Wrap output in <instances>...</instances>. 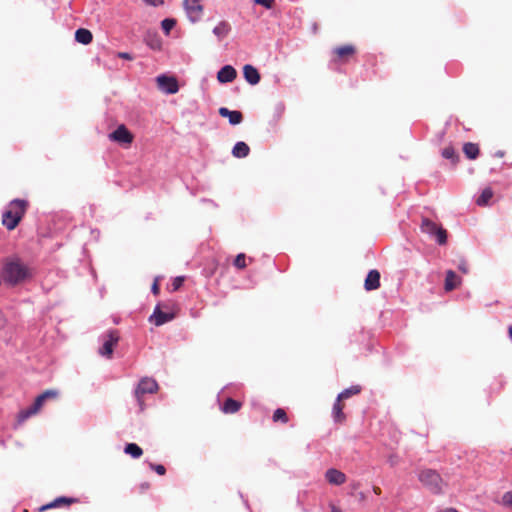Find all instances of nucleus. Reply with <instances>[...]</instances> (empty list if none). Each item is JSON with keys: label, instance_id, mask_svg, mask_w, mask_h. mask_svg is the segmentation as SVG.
Masks as SVG:
<instances>
[{"label": "nucleus", "instance_id": "obj_38", "mask_svg": "<svg viewBox=\"0 0 512 512\" xmlns=\"http://www.w3.org/2000/svg\"><path fill=\"white\" fill-rule=\"evenodd\" d=\"M183 281H184V277H182V276L176 277L172 283L173 290H178L182 286Z\"/></svg>", "mask_w": 512, "mask_h": 512}, {"label": "nucleus", "instance_id": "obj_4", "mask_svg": "<svg viewBox=\"0 0 512 512\" xmlns=\"http://www.w3.org/2000/svg\"><path fill=\"white\" fill-rule=\"evenodd\" d=\"M419 481L433 493H439L442 490L441 476L432 469H423L418 474Z\"/></svg>", "mask_w": 512, "mask_h": 512}, {"label": "nucleus", "instance_id": "obj_26", "mask_svg": "<svg viewBox=\"0 0 512 512\" xmlns=\"http://www.w3.org/2000/svg\"><path fill=\"white\" fill-rule=\"evenodd\" d=\"M124 452L133 458H139L143 454L141 447L135 443L127 444L124 448Z\"/></svg>", "mask_w": 512, "mask_h": 512}, {"label": "nucleus", "instance_id": "obj_37", "mask_svg": "<svg viewBox=\"0 0 512 512\" xmlns=\"http://www.w3.org/2000/svg\"><path fill=\"white\" fill-rule=\"evenodd\" d=\"M458 269L464 273V274H467L468 271H469V268H468V264L466 262V260L462 259L460 260L459 264H458Z\"/></svg>", "mask_w": 512, "mask_h": 512}, {"label": "nucleus", "instance_id": "obj_45", "mask_svg": "<svg viewBox=\"0 0 512 512\" xmlns=\"http://www.w3.org/2000/svg\"><path fill=\"white\" fill-rule=\"evenodd\" d=\"M508 333H509V337L511 338L512 340V326H509L508 328Z\"/></svg>", "mask_w": 512, "mask_h": 512}, {"label": "nucleus", "instance_id": "obj_27", "mask_svg": "<svg viewBox=\"0 0 512 512\" xmlns=\"http://www.w3.org/2000/svg\"><path fill=\"white\" fill-rule=\"evenodd\" d=\"M63 506H64V496H59L55 500H53L52 502L39 507L38 511L39 512H44V511H46L48 509L59 508V507H63Z\"/></svg>", "mask_w": 512, "mask_h": 512}, {"label": "nucleus", "instance_id": "obj_14", "mask_svg": "<svg viewBox=\"0 0 512 512\" xmlns=\"http://www.w3.org/2000/svg\"><path fill=\"white\" fill-rule=\"evenodd\" d=\"M243 75L245 80L251 85H256L260 82V74L258 70L250 64H246L243 67Z\"/></svg>", "mask_w": 512, "mask_h": 512}, {"label": "nucleus", "instance_id": "obj_29", "mask_svg": "<svg viewBox=\"0 0 512 512\" xmlns=\"http://www.w3.org/2000/svg\"><path fill=\"white\" fill-rule=\"evenodd\" d=\"M442 156L445 158V159H449L452 161V163H456L459 159V156L456 154L455 150L453 147L451 146H448V147H445L443 150H442Z\"/></svg>", "mask_w": 512, "mask_h": 512}, {"label": "nucleus", "instance_id": "obj_20", "mask_svg": "<svg viewBox=\"0 0 512 512\" xmlns=\"http://www.w3.org/2000/svg\"><path fill=\"white\" fill-rule=\"evenodd\" d=\"M93 39L92 33L88 29L79 28L75 32V40L81 44L87 45Z\"/></svg>", "mask_w": 512, "mask_h": 512}, {"label": "nucleus", "instance_id": "obj_18", "mask_svg": "<svg viewBox=\"0 0 512 512\" xmlns=\"http://www.w3.org/2000/svg\"><path fill=\"white\" fill-rule=\"evenodd\" d=\"M144 41L153 50L161 49L162 42L157 33L148 32L145 35Z\"/></svg>", "mask_w": 512, "mask_h": 512}, {"label": "nucleus", "instance_id": "obj_36", "mask_svg": "<svg viewBox=\"0 0 512 512\" xmlns=\"http://www.w3.org/2000/svg\"><path fill=\"white\" fill-rule=\"evenodd\" d=\"M149 466H150V468H151L152 470H154V471H155L157 474H159V475H164V474H165V472H166L165 467H164L163 465H161V464H153V463H150V464H149Z\"/></svg>", "mask_w": 512, "mask_h": 512}, {"label": "nucleus", "instance_id": "obj_1", "mask_svg": "<svg viewBox=\"0 0 512 512\" xmlns=\"http://www.w3.org/2000/svg\"><path fill=\"white\" fill-rule=\"evenodd\" d=\"M29 270L19 258L8 259L2 268L1 276L5 283L15 286L29 277Z\"/></svg>", "mask_w": 512, "mask_h": 512}, {"label": "nucleus", "instance_id": "obj_10", "mask_svg": "<svg viewBox=\"0 0 512 512\" xmlns=\"http://www.w3.org/2000/svg\"><path fill=\"white\" fill-rule=\"evenodd\" d=\"M109 139L120 144H131L133 135L124 125H120L109 134Z\"/></svg>", "mask_w": 512, "mask_h": 512}, {"label": "nucleus", "instance_id": "obj_15", "mask_svg": "<svg viewBox=\"0 0 512 512\" xmlns=\"http://www.w3.org/2000/svg\"><path fill=\"white\" fill-rule=\"evenodd\" d=\"M380 286V273L377 270H370L365 279L364 287L367 291L375 290Z\"/></svg>", "mask_w": 512, "mask_h": 512}, {"label": "nucleus", "instance_id": "obj_12", "mask_svg": "<svg viewBox=\"0 0 512 512\" xmlns=\"http://www.w3.org/2000/svg\"><path fill=\"white\" fill-rule=\"evenodd\" d=\"M219 114L222 117L228 118L229 123L231 125H238L243 121V115L240 111L237 110H229L226 107L219 108Z\"/></svg>", "mask_w": 512, "mask_h": 512}, {"label": "nucleus", "instance_id": "obj_35", "mask_svg": "<svg viewBox=\"0 0 512 512\" xmlns=\"http://www.w3.org/2000/svg\"><path fill=\"white\" fill-rule=\"evenodd\" d=\"M254 4L262 5L267 9H271L274 4L275 0H253Z\"/></svg>", "mask_w": 512, "mask_h": 512}, {"label": "nucleus", "instance_id": "obj_34", "mask_svg": "<svg viewBox=\"0 0 512 512\" xmlns=\"http://www.w3.org/2000/svg\"><path fill=\"white\" fill-rule=\"evenodd\" d=\"M501 503L504 506L512 507V491H508L503 494Z\"/></svg>", "mask_w": 512, "mask_h": 512}, {"label": "nucleus", "instance_id": "obj_5", "mask_svg": "<svg viewBox=\"0 0 512 512\" xmlns=\"http://www.w3.org/2000/svg\"><path fill=\"white\" fill-rule=\"evenodd\" d=\"M421 231L430 236H434L439 245H444L447 242L446 230L428 218L422 220Z\"/></svg>", "mask_w": 512, "mask_h": 512}, {"label": "nucleus", "instance_id": "obj_25", "mask_svg": "<svg viewBox=\"0 0 512 512\" xmlns=\"http://www.w3.org/2000/svg\"><path fill=\"white\" fill-rule=\"evenodd\" d=\"M332 415L335 422H342L345 419V414L343 413V407L338 401V397L333 405Z\"/></svg>", "mask_w": 512, "mask_h": 512}, {"label": "nucleus", "instance_id": "obj_31", "mask_svg": "<svg viewBox=\"0 0 512 512\" xmlns=\"http://www.w3.org/2000/svg\"><path fill=\"white\" fill-rule=\"evenodd\" d=\"M175 25L176 20L172 18H166L161 22V27L166 34H168L174 28Z\"/></svg>", "mask_w": 512, "mask_h": 512}, {"label": "nucleus", "instance_id": "obj_30", "mask_svg": "<svg viewBox=\"0 0 512 512\" xmlns=\"http://www.w3.org/2000/svg\"><path fill=\"white\" fill-rule=\"evenodd\" d=\"M335 52L339 57H344V56L352 55L355 52V48L352 45H345L342 47H338L335 50Z\"/></svg>", "mask_w": 512, "mask_h": 512}, {"label": "nucleus", "instance_id": "obj_6", "mask_svg": "<svg viewBox=\"0 0 512 512\" xmlns=\"http://www.w3.org/2000/svg\"><path fill=\"white\" fill-rule=\"evenodd\" d=\"M103 340L102 347L99 348V354L103 357L111 358L113 353V347L119 341V334L117 330H109L107 333L101 336Z\"/></svg>", "mask_w": 512, "mask_h": 512}, {"label": "nucleus", "instance_id": "obj_23", "mask_svg": "<svg viewBox=\"0 0 512 512\" xmlns=\"http://www.w3.org/2000/svg\"><path fill=\"white\" fill-rule=\"evenodd\" d=\"M463 151L467 158L469 159H476L479 155V148L476 144L468 142L465 143L463 146Z\"/></svg>", "mask_w": 512, "mask_h": 512}, {"label": "nucleus", "instance_id": "obj_17", "mask_svg": "<svg viewBox=\"0 0 512 512\" xmlns=\"http://www.w3.org/2000/svg\"><path fill=\"white\" fill-rule=\"evenodd\" d=\"M461 282V279L456 275L453 270H448L446 272L444 289L446 291L454 290Z\"/></svg>", "mask_w": 512, "mask_h": 512}, {"label": "nucleus", "instance_id": "obj_42", "mask_svg": "<svg viewBox=\"0 0 512 512\" xmlns=\"http://www.w3.org/2000/svg\"><path fill=\"white\" fill-rule=\"evenodd\" d=\"M440 512H458V511L456 509H454V508H446V509H444V510H442Z\"/></svg>", "mask_w": 512, "mask_h": 512}, {"label": "nucleus", "instance_id": "obj_8", "mask_svg": "<svg viewBox=\"0 0 512 512\" xmlns=\"http://www.w3.org/2000/svg\"><path fill=\"white\" fill-rule=\"evenodd\" d=\"M184 9L187 17L193 23L199 21L203 14V6L201 0H184Z\"/></svg>", "mask_w": 512, "mask_h": 512}, {"label": "nucleus", "instance_id": "obj_32", "mask_svg": "<svg viewBox=\"0 0 512 512\" xmlns=\"http://www.w3.org/2000/svg\"><path fill=\"white\" fill-rule=\"evenodd\" d=\"M273 421H282L283 423H286L288 421L286 412L281 408L276 409L273 414Z\"/></svg>", "mask_w": 512, "mask_h": 512}, {"label": "nucleus", "instance_id": "obj_43", "mask_svg": "<svg viewBox=\"0 0 512 512\" xmlns=\"http://www.w3.org/2000/svg\"><path fill=\"white\" fill-rule=\"evenodd\" d=\"M373 491L375 494L379 495L381 493V490L379 487H373Z\"/></svg>", "mask_w": 512, "mask_h": 512}, {"label": "nucleus", "instance_id": "obj_11", "mask_svg": "<svg viewBox=\"0 0 512 512\" xmlns=\"http://www.w3.org/2000/svg\"><path fill=\"white\" fill-rule=\"evenodd\" d=\"M173 319H174L173 313H165L160 310L159 306L155 307L153 314L149 318V320L151 322H153L156 326H161Z\"/></svg>", "mask_w": 512, "mask_h": 512}, {"label": "nucleus", "instance_id": "obj_9", "mask_svg": "<svg viewBox=\"0 0 512 512\" xmlns=\"http://www.w3.org/2000/svg\"><path fill=\"white\" fill-rule=\"evenodd\" d=\"M156 80L158 88L167 94H175L179 90L178 82L174 77L160 75Z\"/></svg>", "mask_w": 512, "mask_h": 512}, {"label": "nucleus", "instance_id": "obj_39", "mask_svg": "<svg viewBox=\"0 0 512 512\" xmlns=\"http://www.w3.org/2000/svg\"><path fill=\"white\" fill-rule=\"evenodd\" d=\"M118 57L125 60H133L134 57L128 52H119Z\"/></svg>", "mask_w": 512, "mask_h": 512}, {"label": "nucleus", "instance_id": "obj_7", "mask_svg": "<svg viewBox=\"0 0 512 512\" xmlns=\"http://www.w3.org/2000/svg\"><path fill=\"white\" fill-rule=\"evenodd\" d=\"M157 389H158V384L154 379L145 377L140 380V382L138 383V386L135 390V397H136L138 404L140 405L141 408L143 405L142 396L147 393H150V394L154 393V392H156Z\"/></svg>", "mask_w": 512, "mask_h": 512}, {"label": "nucleus", "instance_id": "obj_2", "mask_svg": "<svg viewBox=\"0 0 512 512\" xmlns=\"http://www.w3.org/2000/svg\"><path fill=\"white\" fill-rule=\"evenodd\" d=\"M28 203L26 200H12L2 214V224L7 230H14L25 215Z\"/></svg>", "mask_w": 512, "mask_h": 512}, {"label": "nucleus", "instance_id": "obj_40", "mask_svg": "<svg viewBox=\"0 0 512 512\" xmlns=\"http://www.w3.org/2000/svg\"><path fill=\"white\" fill-rule=\"evenodd\" d=\"M151 290H152L153 294H155V295H157L159 293V286L156 281L153 283Z\"/></svg>", "mask_w": 512, "mask_h": 512}, {"label": "nucleus", "instance_id": "obj_33", "mask_svg": "<svg viewBox=\"0 0 512 512\" xmlns=\"http://www.w3.org/2000/svg\"><path fill=\"white\" fill-rule=\"evenodd\" d=\"M234 266L238 269H243L246 267V256L243 253H240L236 256L234 260Z\"/></svg>", "mask_w": 512, "mask_h": 512}, {"label": "nucleus", "instance_id": "obj_13", "mask_svg": "<svg viewBox=\"0 0 512 512\" xmlns=\"http://www.w3.org/2000/svg\"><path fill=\"white\" fill-rule=\"evenodd\" d=\"M236 76V70L231 65H225L218 71L217 80L220 83H229L232 82Z\"/></svg>", "mask_w": 512, "mask_h": 512}, {"label": "nucleus", "instance_id": "obj_16", "mask_svg": "<svg viewBox=\"0 0 512 512\" xmlns=\"http://www.w3.org/2000/svg\"><path fill=\"white\" fill-rule=\"evenodd\" d=\"M325 476L327 481L334 485H341L346 481L345 474L334 468L328 469Z\"/></svg>", "mask_w": 512, "mask_h": 512}, {"label": "nucleus", "instance_id": "obj_24", "mask_svg": "<svg viewBox=\"0 0 512 512\" xmlns=\"http://www.w3.org/2000/svg\"><path fill=\"white\" fill-rule=\"evenodd\" d=\"M361 391V387L359 385L351 386L345 390H343L340 394H338V401H342L344 399H348L353 395L359 394Z\"/></svg>", "mask_w": 512, "mask_h": 512}, {"label": "nucleus", "instance_id": "obj_19", "mask_svg": "<svg viewBox=\"0 0 512 512\" xmlns=\"http://www.w3.org/2000/svg\"><path fill=\"white\" fill-rule=\"evenodd\" d=\"M249 152V146L243 141L237 142L232 149V155L236 158H244L248 156Z\"/></svg>", "mask_w": 512, "mask_h": 512}, {"label": "nucleus", "instance_id": "obj_21", "mask_svg": "<svg viewBox=\"0 0 512 512\" xmlns=\"http://www.w3.org/2000/svg\"><path fill=\"white\" fill-rule=\"evenodd\" d=\"M231 30V26L226 21H221L217 26L214 27L213 33L219 40L225 38Z\"/></svg>", "mask_w": 512, "mask_h": 512}, {"label": "nucleus", "instance_id": "obj_22", "mask_svg": "<svg viewBox=\"0 0 512 512\" xmlns=\"http://www.w3.org/2000/svg\"><path fill=\"white\" fill-rule=\"evenodd\" d=\"M241 407V403L232 398L226 399L222 406V411L226 414L236 413Z\"/></svg>", "mask_w": 512, "mask_h": 512}, {"label": "nucleus", "instance_id": "obj_41", "mask_svg": "<svg viewBox=\"0 0 512 512\" xmlns=\"http://www.w3.org/2000/svg\"><path fill=\"white\" fill-rule=\"evenodd\" d=\"M76 502V499L66 497V506H69L70 504Z\"/></svg>", "mask_w": 512, "mask_h": 512}, {"label": "nucleus", "instance_id": "obj_44", "mask_svg": "<svg viewBox=\"0 0 512 512\" xmlns=\"http://www.w3.org/2000/svg\"><path fill=\"white\" fill-rule=\"evenodd\" d=\"M331 512H341V510L336 506H332Z\"/></svg>", "mask_w": 512, "mask_h": 512}, {"label": "nucleus", "instance_id": "obj_28", "mask_svg": "<svg viewBox=\"0 0 512 512\" xmlns=\"http://www.w3.org/2000/svg\"><path fill=\"white\" fill-rule=\"evenodd\" d=\"M493 197V192L490 188H486L482 191L481 195L478 197L476 203L479 206H485L489 203L490 199Z\"/></svg>", "mask_w": 512, "mask_h": 512}, {"label": "nucleus", "instance_id": "obj_3", "mask_svg": "<svg viewBox=\"0 0 512 512\" xmlns=\"http://www.w3.org/2000/svg\"><path fill=\"white\" fill-rule=\"evenodd\" d=\"M60 392L57 390H46L36 397L34 403L26 409H23L18 414V422L22 423L33 415H36L43 407L45 401L49 399H57Z\"/></svg>", "mask_w": 512, "mask_h": 512}]
</instances>
